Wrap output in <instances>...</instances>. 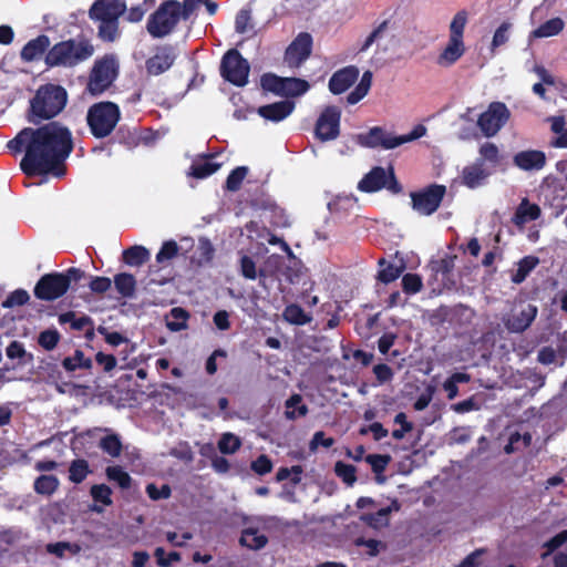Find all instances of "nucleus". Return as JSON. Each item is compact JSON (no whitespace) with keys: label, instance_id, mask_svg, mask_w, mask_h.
I'll return each mask as SVG.
<instances>
[{"label":"nucleus","instance_id":"f257e3e1","mask_svg":"<svg viewBox=\"0 0 567 567\" xmlns=\"http://www.w3.org/2000/svg\"><path fill=\"white\" fill-rule=\"evenodd\" d=\"M72 151L69 130L56 122L33 130L27 145V153L20 163L21 169L29 176L64 174L61 164Z\"/></svg>","mask_w":567,"mask_h":567},{"label":"nucleus","instance_id":"f03ea898","mask_svg":"<svg viewBox=\"0 0 567 567\" xmlns=\"http://www.w3.org/2000/svg\"><path fill=\"white\" fill-rule=\"evenodd\" d=\"M93 47L84 41H63L53 45L45 56L50 66H74L93 55Z\"/></svg>","mask_w":567,"mask_h":567},{"label":"nucleus","instance_id":"7ed1b4c3","mask_svg":"<svg viewBox=\"0 0 567 567\" xmlns=\"http://www.w3.org/2000/svg\"><path fill=\"white\" fill-rule=\"evenodd\" d=\"M181 21H185V12L181 2L168 0L151 14L147 21V31L154 38H163L172 33Z\"/></svg>","mask_w":567,"mask_h":567},{"label":"nucleus","instance_id":"20e7f679","mask_svg":"<svg viewBox=\"0 0 567 567\" xmlns=\"http://www.w3.org/2000/svg\"><path fill=\"white\" fill-rule=\"evenodd\" d=\"M65 103L66 92L62 86H41L31 102L32 115L41 120L51 118L63 110Z\"/></svg>","mask_w":567,"mask_h":567},{"label":"nucleus","instance_id":"39448f33","mask_svg":"<svg viewBox=\"0 0 567 567\" xmlns=\"http://www.w3.org/2000/svg\"><path fill=\"white\" fill-rule=\"evenodd\" d=\"M426 134V127L416 125L409 134L395 136L381 127H372L368 133L358 136L359 144L365 147L381 146L385 150L395 148L404 143L417 140Z\"/></svg>","mask_w":567,"mask_h":567},{"label":"nucleus","instance_id":"423d86ee","mask_svg":"<svg viewBox=\"0 0 567 567\" xmlns=\"http://www.w3.org/2000/svg\"><path fill=\"white\" fill-rule=\"evenodd\" d=\"M87 123L95 137H105L116 126L120 120V110L112 102L96 103L87 112Z\"/></svg>","mask_w":567,"mask_h":567},{"label":"nucleus","instance_id":"0eeeda50","mask_svg":"<svg viewBox=\"0 0 567 567\" xmlns=\"http://www.w3.org/2000/svg\"><path fill=\"white\" fill-rule=\"evenodd\" d=\"M80 271L78 269L68 270L66 275L51 274L43 276L34 288V295L42 300H54L63 296L69 289L71 279H78Z\"/></svg>","mask_w":567,"mask_h":567},{"label":"nucleus","instance_id":"6e6552de","mask_svg":"<svg viewBox=\"0 0 567 567\" xmlns=\"http://www.w3.org/2000/svg\"><path fill=\"white\" fill-rule=\"evenodd\" d=\"M511 111L502 102H492L478 120L477 126L485 137L495 136L508 122Z\"/></svg>","mask_w":567,"mask_h":567},{"label":"nucleus","instance_id":"1a4fd4ad","mask_svg":"<svg viewBox=\"0 0 567 567\" xmlns=\"http://www.w3.org/2000/svg\"><path fill=\"white\" fill-rule=\"evenodd\" d=\"M249 64L237 50H229L221 60V76L237 86H244L248 81Z\"/></svg>","mask_w":567,"mask_h":567},{"label":"nucleus","instance_id":"9d476101","mask_svg":"<svg viewBox=\"0 0 567 567\" xmlns=\"http://www.w3.org/2000/svg\"><path fill=\"white\" fill-rule=\"evenodd\" d=\"M394 45V33L390 20L379 23L360 43L359 52L365 53L374 49L375 53H385Z\"/></svg>","mask_w":567,"mask_h":567},{"label":"nucleus","instance_id":"9b49d317","mask_svg":"<svg viewBox=\"0 0 567 567\" xmlns=\"http://www.w3.org/2000/svg\"><path fill=\"white\" fill-rule=\"evenodd\" d=\"M117 73V63L113 56H105L96 61L87 84L90 93L96 95L105 91L114 81Z\"/></svg>","mask_w":567,"mask_h":567},{"label":"nucleus","instance_id":"f8f14e48","mask_svg":"<svg viewBox=\"0 0 567 567\" xmlns=\"http://www.w3.org/2000/svg\"><path fill=\"white\" fill-rule=\"evenodd\" d=\"M383 187L393 194H398L402 190V187L394 177L393 171H386L383 167H374L358 185V188L365 193L378 192Z\"/></svg>","mask_w":567,"mask_h":567},{"label":"nucleus","instance_id":"ddd939ff","mask_svg":"<svg viewBox=\"0 0 567 567\" xmlns=\"http://www.w3.org/2000/svg\"><path fill=\"white\" fill-rule=\"evenodd\" d=\"M445 194L442 185H432L420 193L411 194L413 208L421 215L429 216L440 206Z\"/></svg>","mask_w":567,"mask_h":567},{"label":"nucleus","instance_id":"4468645a","mask_svg":"<svg viewBox=\"0 0 567 567\" xmlns=\"http://www.w3.org/2000/svg\"><path fill=\"white\" fill-rule=\"evenodd\" d=\"M341 111L337 106H327L320 114L316 134L321 141L334 140L339 135Z\"/></svg>","mask_w":567,"mask_h":567},{"label":"nucleus","instance_id":"2eb2a0df","mask_svg":"<svg viewBox=\"0 0 567 567\" xmlns=\"http://www.w3.org/2000/svg\"><path fill=\"white\" fill-rule=\"evenodd\" d=\"M311 44L310 34H299L286 51L285 61L287 64L292 68L299 66L310 55Z\"/></svg>","mask_w":567,"mask_h":567},{"label":"nucleus","instance_id":"dca6fc26","mask_svg":"<svg viewBox=\"0 0 567 567\" xmlns=\"http://www.w3.org/2000/svg\"><path fill=\"white\" fill-rule=\"evenodd\" d=\"M124 10L125 4L120 0H96L90 9V17L95 20H117Z\"/></svg>","mask_w":567,"mask_h":567},{"label":"nucleus","instance_id":"f3484780","mask_svg":"<svg viewBox=\"0 0 567 567\" xmlns=\"http://www.w3.org/2000/svg\"><path fill=\"white\" fill-rule=\"evenodd\" d=\"M546 154L538 150H526L516 153L513 163L525 172L540 171L546 165Z\"/></svg>","mask_w":567,"mask_h":567},{"label":"nucleus","instance_id":"a211bd4d","mask_svg":"<svg viewBox=\"0 0 567 567\" xmlns=\"http://www.w3.org/2000/svg\"><path fill=\"white\" fill-rule=\"evenodd\" d=\"M175 59L176 52L174 48H158L156 53L146 61L147 72L152 75L162 74L173 65Z\"/></svg>","mask_w":567,"mask_h":567},{"label":"nucleus","instance_id":"6ab92c4d","mask_svg":"<svg viewBox=\"0 0 567 567\" xmlns=\"http://www.w3.org/2000/svg\"><path fill=\"white\" fill-rule=\"evenodd\" d=\"M537 316V307L534 305H526L519 311L514 312L506 321L505 326L511 332L525 331Z\"/></svg>","mask_w":567,"mask_h":567},{"label":"nucleus","instance_id":"aec40b11","mask_svg":"<svg viewBox=\"0 0 567 567\" xmlns=\"http://www.w3.org/2000/svg\"><path fill=\"white\" fill-rule=\"evenodd\" d=\"M359 70L355 66H347L337 71L329 81V89L333 94L346 92L358 79Z\"/></svg>","mask_w":567,"mask_h":567},{"label":"nucleus","instance_id":"412c9836","mask_svg":"<svg viewBox=\"0 0 567 567\" xmlns=\"http://www.w3.org/2000/svg\"><path fill=\"white\" fill-rule=\"evenodd\" d=\"M491 171L486 169L482 162L476 161L463 168L461 175L462 184L472 189L477 188L485 183Z\"/></svg>","mask_w":567,"mask_h":567},{"label":"nucleus","instance_id":"4be33fe9","mask_svg":"<svg viewBox=\"0 0 567 567\" xmlns=\"http://www.w3.org/2000/svg\"><path fill=\"white\" fill-rule=\"evenodd\" d=\"M295 109V103L288 100L260 106L257 113L265 120L280 122L289 116Z\"/></svg>","mask_w":567,"mask_h":567},{"label":"nucleus","instance_id":"5701e85b","mask_svg":"<svg viewBox=\"0 0 567 567\" xmlns=\"http://www.w3.org/2000/svg\"><path fill=\"white\" fill-rule=\"evenodd\" d=\"M465 53V44L463 40L449 38L447 44L437 58L441 66H451L460 60Z\"/></svg>","mask_w":567,"mask_h":567},{"label":"nucleus","instance_id":"b1692460","mask_svg":"<svg viewBox=\"0 0 567 567\" xmlns=\"http://www.w3.org/2000/svg\"><path fill=\"white\" fill-rule=\"evenodd\" d=\"M241 546L247 547L252 550L261 549L268 543V538L259 533L257 527L246 526L239 539Z\"/></svg>","mask_w":567,"mask_h":567},{"label":"nucleus","instance_id":"393cba45","mask_svg":"<svg viewBox=\"0 0 567 567\" xmlns=\"http://www.w3.org/2000/svg\"><path fill=\"white\" fill-rule=\"evenodd\" d=\"M540 216V208L536 204H530L524 198L516 209L513 221L516 226L523 227L526 223L537 219Z\"/></svg>","mask_w":567,"mask_h":567},{"label":"nucleus","instance_id":"a878e982","mask_svg":"<svg viewBox=\"0 0 567 567\" xmlns=\"http://www.w3.org/2000/svg\"><path fill=\"white\" fill-rule=\"evenodd\" d=\"M50 45V40L47 35H40L29 41L21 51V58L24 61H32L38 59L45 49Z\"/></svg>","mask_w":567,"mask_h":567},{"label":"nucleus","instance_id":"bb28decb","mask_svg":"<svg viewBox=\"0 0 567 567\" xmlns=\"http://www.w3.org/2000/svg\"><path fill=\"white\" fill-rule=\"evenodd\" d=\"M539 264V259L535 256H526L517 264L516 270L512 272V281L514 284L523 282L533 269Z\"/></svg>","mask_w":567,"mask_h":567},{"label":"nucleus","instance_id":"cd10ccee","mask_svg":"<svg viewBox=\"0 0 567 567\" xmlns=\"http://www.w3.org/2000/svg\"><path fill=\"white\" fill-rule=\"evenodd\" d=\"M114 285L123 298H132L135 293L136 280L131 274L122 272L116 275L114 277Z\"/></svg>","mask_w":567,"mask_h":567},{"label":"nucleus","instance_id":"c85d7f7f","mask_svg":"<svg viewBox=\"0 0 567 567\" xmlns=\"http://www.w3.org/2000/svg\"><path fill=\"white\" fill-rule=\"evenodd\" d=\"M150 250L144 246H133L123 252V260L132 267H138L150 259Z\"/></svg>","mask_w":567,"mask_h":567},{"label":"nucleus","instance_id":"c756f323","mask_svg":"<svg viewBox=\"0 0 567 567\" xmlns=\"http://www.w3.org/2000/svg\"><path fill=\"white\" fill-rule=\"evenodd\" d=\"M564 21L560 18H553L540 24L530 33V38H549L557 35L564 29Z\"/></svg>","mask_w":567,"mask_h":567},{"label":"nucleus","instance_id":"7c9ffc66","mask_svg":"<svg viewBox=\"0 0 567 567\" xmlns=\"http://www.w3.org/2000/svg\"><path fill=\"white\" fill-rule=\"evenodd\" d=\"M188 318V312L183 308H173L166 317V327L174 332L182 331L187 328Z\"/></svg>","mask_w":567,"mask_h":567},{"label":"nucleus","instance_id":"2f4dec72","mask_svg":"<svg viewBox=\"0 0 567 567\" xmlns=\"http://www.w3.org/2000/svg\"><path fill=\"white\" fill-rule=\"evenodd\" d=\"M221 166V163L216 161L215 156L206 158L204 161L194 163L192 165V175L197 178H205L215 172H217Z\"/></svg>","mask_w":567,"mask_h":567},{"label":"nucleus","instance_id":"473e14b6","mask_svg":"<svg viewBox=\"0 0 567 567\" xmlns=\"http://www.w3.org/2000/svg\"><path fill=\"white\" fill-rule=\"evenodd\" d=\"M309 90L307 81L297 78H284L280 95L297 96Z\"/></svg>","mask_w":567,"mask_h":567},{"label":"nucleus","instance_id":"72a5a7b5","mask_svg":"<svg viewBox=\"0 0 567 567\" xmlns=\"http://www.w3.org/2000/svg\"><path fill=\"white\" fill-rule=\"evenodd\" d=\"M380 270L378 272V279L383 284H390L398 279L403 271L402 266L386 262L384 259L379 260Z\"/></svg>","mask_w":567,"mask_h":567},{"label":"nucleus","instance_id":"f704fd0d","mask_svg":"<svg viewBox=\"0 0 567 567\" xmlns=\"http://www.w3.org/2000/svg\"><path fill=\"white\" fill-rule=\"evenodd\" d=\"M302 398L299 394H293L286 401L285 415L289 420H295L299 416H305L308 413L307 405L301 403Z\"/></svg>","mask_w":567,"mask_h":567},{"label":"nucleus","instance_id":"c9c22d12","mask_svg":"<svg viewBox=\"0 0 567 567\" xmlns=\"http://www.w3.org/2000/svg\"><path fill=\"white\" fill-rule=\"evenodd\" d=\"M372 83V73L370 71H365L359 82V84L355 86V89L348 95V102L350 104L358 103L361 99H363Z\"/></svg>","mask_w":567,"mask_h":567},{"label":"nucleus","instance_id":"e433bc0d","mask_svg":"<svg viewBox=\"0 0 567 567\" xmlns=\"http://www.w3.org/2000/svg\"><path fill=\"white\" fill-rule=\"evenodd\" d=\"M468 13L465 10L456 12L450 23V38L463 40L464 30L467 24Z\"/></svg>","mask_w":567,"mask_h":567},{"label":"nucleus","instance_id":"4c0bfd02","mask_svg":"<svg viewBox=\"0 0 567 567\" xmlns=\"http://www.w3.org/2000/svg\"><path fill=\"white\" fill-rule=\"evenodd\" d=\"M59 486V480L54 475H41L34 482V489L42 495L53 494Z\"/></svg>","mask_w":567,"mask_h":567},{"label":"nucleus","instance_id":"58836bf2","mask_svg":"<svg viewBox=\"0 0 567 567\" xmlns=\"http://www.w3.org/2000/svg\"><path fill=\"white\" fill-rule=\"evenodd\" d=\"M284 318L293 324H306L311 320L303 309L298 305L287 306L284 311Z\"/></svg>","mask_w":567,"mask_h":567},{"label":"nucleus","instance_id":"ea45409f","mask_svg":"<svg viewBox=\"0 0 567 567\" xmlns=\"http://www.w3.org/2000/svg\"><path fill=\"white\" fill-rule=\"evenodd\" d=\"M391 508L384 507L379 509L375 514H367L361 516V520L373 528H382L389 523V515Z\"/></svg>","mask_w":567,"mask_h":567},{"label":"nucleus","instance_id":"a19ab883","mask_svg":"<svg viewBox=\"0 0 567 567\" xmlns=\"http://www.w3.org/2000/svg\"><path fill=\"white\" fill-rule=\"evenodd\" d=\"M90 473L89 464L85 460H75L71 463L69 468V478L73 483L83 482Z\"/></svg>","mask_w":567,"mask_h":567},{"label":"nucleus","instance_id":"79ce46f5","mask_svg":"<svg viewBox=\"0 0 567 567\" xmlns=\"http://www.w3.org/2000/svg\"><path fill=\"white\" fill-rule=\"evenodd\" d=\"M480 162H487L493 166H496L499 163V150L492 142H485L480 146L478 150Z\"/></svg>","mask_w":567,"mask_h":567},{"label":"nucleus","instance_id":"37998d69","mask_svg":"<svg viewBox=\"0 0 567 567\" xmlns=\"http://www.w3.org/2000/svg\"><path fill=\"white\" fill-rule=\"evenodd\" d=\"M240 446V439L230 432L224 433L218 442V449L223 454H234Z\"/></svg>","mask_w":567,"mask_h":567},{"label":"nucleus","instance_id":"c03bdc74","mask_svg":"<svg viewBox=\"0 0 567 567\" xmlns=\"http://www.w3.org/2000/svg\"><path fill=\"white\" fill-rule=\"evenodd\" d=\"M532 442V435L528 432L520 434L518 432L512 433L508 444L505 446V452L511 454L523 447H527Z\"/></svg>","mask_w":567,"mask_h":567},{"label":"nucleus","instance_id":"a18cd8bd","mask_svg":"<svg viewBox=\"0 0 567 567\" xmlns=\"http://www.w3.org/2000/svg\"><path fill=\"white\" fill-rule=\"evenodd\" d=\"M105 472L107 478L116 482L121 488L131 486L132 478L121 466H109Z\"/></svg>","mask_w":567,"mask_h":567},{"label":"nucleus","instance_id":"49530a36","mask_svg":"<svg viewBox=\"0 0 567 567\" xmlns=\"http://www.w3.org/2000/svg\"><path fill=\"white\" fill-rule=\"evenodd\" d=\"M63 367L68 371H74L76 369H89L91 368V360L84 358V353L81 350H76L73 357H68L62 362Z\"/></svg>","mask_w":567,"mask_h":567},{"label":"nucleus","instance_id":"de8ad7c7","mask_svg":"<svg viewBox=\"0 0 567 567\" xmlns=\"http://www.w3.org/2000/svg\"><path fill=\"white\" fill-rule=\"evenodd\" d=\"M100 447L112 457H117L122 452V443L116 434H109L100 441Z\"/></svg>","mask_w":567,"mask_h":567},{"label":"nucleus","instance_id":"09e8293b","mask_svg":"<svg viewBox=\"0 0 567 567\" xmlns=\"http://www.w3.org/2000/svg\"><path fill=\"white\" fill-rule=\"evenodd\" d=\"M47 550H48V553L53 554L58 557H63L66 551H69L72 555H76L82 550V548L79 544H75V543L61 542V543L48 544Z\"/></svg>","mask_w":567,"mask_h":567},{"label":"nucleus","instance_id":"8fccbe9b","mask_svg":"<svg viewBox=\"0 0 567 567\" xmlns=\"http://www.w3.org/2000/svg\"><path fill=\"white\" fill-rule=\"evenodd\" d=\"M540 558L538 567H567V555L565 553L551 554L550 551H545Z\"/></svg>","mask_w":567,"mask_h":567},{"label":"nucleus","instance_id":"3c124183","mask_svg":"<svg viewBox=\"0 0 567 567\" xmlns=\"http://www.w3.org/2000/svg\"><path fill=\"white\" fill-rule=\"evenodd\" d=\"M178 245L174 240L165 241L156 255V261L158 264H165L166 261L172 260L178 254Z\"/></svg>","mask_w":567,"mask_h":567},{"label":"nucleus","instance_id":"603ef678","mask_svg":"<svg viewBox=\"0 0 567 567\" xmlns=\"http://www.w3.org/2000/svg\"><path fill=\"white\" fill-rule=\"evenodd\" d=\"M30 134H32V128L22 130L13 140L8 142L7 147L16 153H20L22 150L27 152Z\"/></svg>","mask_w":567,"mask_h":567},{"label":"nucleus","instance_id":"864d4df0","mask_svg":"<svg viewBox=\"0 0 567 567\" xmlns=\"http://www.w3.org/2000/svg\"><path fill=\"white\" fill-rule=\"evenodd\" d=\"M91 496L95 502L102 503L105 506L112 504L111 488L105 484H97L91 487Z\"/></svg>","mask_w":567,"mask_h":567},{"label":"nucleus","instance_id":"5fc2aeb1","mask_svg":"<svg viewBox=\"0 0 567 567\" xmlns=\"http://www.w3.org/2000/svg\"><path fill=\"white\" fill-rule=\"evenodd\" d=\"M336 474L348 485H352L355 477V467L351 464H346L342 462H337L334 465Z\"/></svg>","mask_w":567,"mask_h":567},{"label":"nucleus","instance_id":"6e6d98bb","mask_svg":"<svg viewBox=\"0 0 567 567\" xmlns=\"http://www.w3.org/2000/svg\"><path fill=\"white\" fill-rule=\"evenodd\" d=\"M99 34L105 41H114L117 37V20H99Z\"/></svg>","mask_w":567,"mask_h":567},{"label":"nucleus","instance_id":"4d7b16f0","mask_svg":"<svg viewBox=\"0 0 567 567\" xmlns=\"http://www.w3.org/2000/svg\"><path fill=\"white\" fill-rule=\"evenodd\" d=\"M247 172H248V168L245 166H239L236 169H234L227 177V181H226L227 189L233 190V192L239 189L241 182L244 181V178L247 175Z\"/></svg>","mask_w":567,"mask_h":567},{"label":"nucleus","instance_id":"13d9d810","mask_svg":"<svg viewBox=\"0 0 567 567\" xmlns=\"http://www.w3.org/2000/svg\"><path fill=\"white\" fill-rule=\"evenodd\" d=\"M302 468L299 465H295L291 468L280 467L277 472L276 478L278 482L291 478L297 484L301 480Z\"/></svg>","mask_w":567,"mask_h":567},{"label":"nucleus","instance_id":"bf43d9fd","mask_svg":"<svg viewBox=\"0 0 567 567\" xmlns=\"http://www.w3.org/2000/svg\"><path fill=\"white\" fill-rule=\"evenodd\" d=\"M403 290L406 293H416L422 288V279L415 274H406L402 278Z\"/></svg>","mask_w":567,"mask_h":567},{"label":"nucleus","instance_id":"052dcab7","mask_svg":"<svg viewBox=\"0 0 567 567\" xmlns=\"http://www.w3.org/2000/svg\"><path fill=\"white\" fill-rule=\"evenodd\" d=\"M60 334L56 330H45L39 336V344L45 350H52L56 347Z\"/></svg>","mask_w":567,"mask_h":567},{"label":"nucleus","instance_id":"680f3d73","mask_svg":"<svg viewBox=\"0 0 567 567\" xmlns=\"http://www.w3.org/2000/svg\"><path fill=\"white\" fill-rule=\"evenodd\" d=\"M282 79L284 78L277 76L275 74H265L261 78V86L266 91H270L280 95Z\"/></svg>","mask_w":567,"mask_h":567},{"label":"nucleus","instance_id":"e2e57ef3","mask_svg":"<svg viewBox=\"0 0 567 567\" xmlns=\"http://www.w3.org/2000/svg\"><path fill=\"white\" fill-rule=\"evenodd\" d=\"M512 24L509 22H503L495 31L492 48H498L505 44L508 41V34L511 31Z\"/></svg>","mask_w":567,"mask_h":567},{"label":"nucleus","instance_id":"0e129e2a","mask_svg":"<svg viewBox=\"0 0 567 567\" xmlns=\"http://www.w3.org/2000/svg\"><path fill=\"white\" fill-rule=\"evenodd\" d=\"M29 293L25 290L18 289L13 291L2 303L4 308L22 306L28 302Z\"/></svg>","mask_w":567,"mask_h":567},{"label":"nucleus","instance_id":"69168bd1","mask_svg":"<svg viewBox=\"0 0 567 567\" xmlns=\"http://www.w3.org/2000/svg\"><path fill=\"white\" fill-rule=\"evenodd\" d=\"M391 457L389 455L370 454L365 457V461L371 465L375 473H381L385 470Z\"/></svg>","mask_w":567,"mask_h":567},{"label":"nucleus","instance_id":"338daca9","mask_svg":"<svg viewBox=\"0 0 567 567\" xmlns=\"http://www.w3.org/2000/svg\"><path fill=\"white\" fill-rule=\"evenodd\" d=\"M240 270H241V275L245 278L250 279V280H255L258 276L256 265H255L254 260L248 256L241 257Z\"/></svg>","mask_w":567,"mask_h":567},{"label":"nucleus","instance_id":"774afa93","mask_svg":"<svg viewBox=\"0 0 567 567\" xmlns=\"http://www.w3.org/2000/svg\"><path fill=\"white\" fill-rule=\"evenodd\" d=\"M251 468L259 475H265L272 470V463L266 455H260L256 461L251 463Z\"/></svg>","mask_w":567,"mask_h":567}]
</instances>
